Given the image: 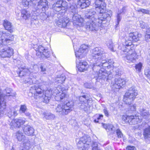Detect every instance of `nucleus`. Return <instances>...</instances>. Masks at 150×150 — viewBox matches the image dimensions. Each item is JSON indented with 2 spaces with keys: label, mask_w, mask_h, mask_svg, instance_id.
<instances>
[{
  "label": "nucleus",
  "mask_w": 150,
  "mask_h": 150,
  "mask_svg": "<svg viewBox=\"0 0 150 150\" xmlns=\"http://www.w3.org/2000/svg\"><path fill=\"white\" fill-rule=\"evenodd\" d=\"M106 55L103 49L101 47H96L93 50L92 56L93 59L96 62L93 64V70L99 68H100L99 70L103 69L104 71H106L105 68L110 66L106 59Z\"/></svg>",
  "instance_id": "1"
},
{
  "label": "nucleus",
  "mask_w": 150,
  "mask_h": 150,
  "mask_svg": "<svg viewBox=\"0 0 150 150\" xmlns=\"http://www.w3.org/2000/svg\"><path fill=\"white\" fill-rule=\"evenodd\" d=\"M13 35L8 33H0V55L2 58H10L13 54V50L7 45L13 40Z\"/></svg>",
  "instance_id": "2"
},
{
  "label": "nucleus",
  "mask_w": 150,
  "mask_h": 150,
  "mask_svg": "<svg viewBox=\"0 0 150 150\" xmlns=\"http://www.w3.org/2000/svg\"><path fill=\"white\" fill-rule=\"evenodd\" d=\"M64 90V88L60 86H58L55 88L53 91V94L51 90H46L44 98V102L46 103H48L52 95L55 96V99L56 100L62 101V100L65 98L66 96V94L63 92Z\"/></svg>",
  "instance_id": "3"
},
{
  "label": "nucleus",
  "mask_w": 150,
  "mask_h": 150,
  "mask_svg": "<svg viewBox=\"0 0 150 150\" xmlns=\"http://www.w3.org/2000/svg\"><path fill=\"white\" fill-rule=\"evenodd\" d=\"M33 67L34 71H33L30 72V70L28 69L23 68H18L17 71V73L20 77L29 76V78L25 80V82L30 84L35 83V78L38 75V74L35 72L38 70L37 65H34Z\"/></svg>",
  "instance_id": "4"
},
{
  "label": "nucleus",
  "mask_w": 150,
  "mask_h": 150,
  "mask_svg": "<svg viewBox=\"0 0 150 150\" xmlns=\"http://www.w3.org/2000/svg\"><path fill=\"white\" fill-rule=\"evenodd\" d=\"M74 105L73 102L69 101L64 103L62 105H58L56 108L55 110L60 115H67L72 110Z\"/></svg>",
  "instance_id": "5"
},
{
  "label": "nucleus",
  "mask_w": 150,
  "mask_h": 150,
  "mask_svg": "<svg viewBox=\"0 0 150 150\" xmlns=\"http://www.w3.org/2000/svg\"><path fill=\"white\" fill-rule=\"evenodd\" d=\"M77 5L73 3L70 4L69 10L71 15L77 13V7H80L83 8L88 6L90 4L89 0H77Z\"/></svg>",
  "instance_id": "6"
},
{
  "label": "nucleus",
  "mask_w": 150,
  "mask_h": 150,
  "mask_svg": "<svg viewBox=\"0 0 150 150\" xmlns=\"http://www.w3.org/2000/svg\"><path fill=\"white\" fill-rule=\"evenodd\" d=\"M138 33L137 32L130 33L129 34L128 40H126L125 45H122L121 50L124 51L125 49L127 48L128 49H131L132 44V41L137 42L139 40L138 36Z\"/></svg>",
  "instance_id": "7"
},
{
  "label": "nucleus",
  "mask_w": 150,
  "mask_h": 150,
  "mask_svg": "<svg viewBox=\"0 0 150 150\" xmlns=\"http://www.w3.org/2000/svg\"><path fill=\"white\" fill-rule=\"evenodd\" d=\"M121 75V72L117 70L115 72V79L114 81H112L111 86L112 88L119 89L122 86L125 84V80L121 78L120 77Z\"/></svg>",
  "instance_id": "8"
},
{
  "label": "nucleus",
  "mask_w": 150,
  "mask_h": 150,
  "mask_svg": "<svg viewBox=\"0 0 150 150\" xmlns=\"http://www.w3.org/2000/svg\"><path fill=\"white\" fill-rule=\"evenodd\" d=\"M137 94V91L134 87L129 88L128 91L125 94L124 98V102L127 104H131Z\"/></svg>",
  "instance_id": "9"
},
{
  "label": "nucleus",
  "mask_w": 150,
  "mask_h": 150,
  "mask_svg": "<svg viewBox=\"0 0 150 150\" xmlns=\"http://www.w3.org/2000/svg\"><path fill=\"white\" fill-rule=\"evenodd\" d=\"M48 1L46 0H40L38 3L37 5L34 4L33 6V12L36 15L41 11L45 12L48 8Z\"/></svg>",
  "instance_id": "10"
},
{
  "label": "nucleus",
  "mask_w": 150,
  "mask_h": 150,
  "mask_svg": "<svg viewBox=\"0 0 150 150\" xmlns=\"http://www.w3.org/2000/svg\"><path fill=\"white\" fill-rule=\"evenodd\" d=\"M125 52V54H126L125 58V60L127 62L134 63L136 61L137 56L136 53L133 50V47L131 49L126 48L124 51H122Z\"/></svg>",
  "instance_id": "11"
},
{
  "label": "nucleus",
  "mask_w": 150,
  "mask_h": 150,
  "mask_svg": "<svg viewBox=\"0 0 150 150\" xmlns=\"http://www.w3.org/2000/svg\"><path fill=\"white\" fill-rule=\"evenodd\" d=\"M91 140L89 136L82 137L77 144L78 147L80 150H86L88 146L91 144Z\"/></svg>",
  "instance_id": "12"
},
{
  "label": "nucleus",
  "mask_w": 150,
  "mask_h": 150,
  "mask_svg": "<svg viewBox=\"0 0 150 150\" xmlns=\"http://www.w3.org/2000/svg\"><path fill=\"white\" fill-rule=\"evenodd\" d=\"M96 72L97 74L96 77V78L97 77L98 79H103L104 81L108 82L112 78V74L107 73L106 71H104L103 69L99 70L98 73L97 71Z\"/></svg>",
  "instance_id": "13"
},
{
  "label": "nucleus",
  "mask_w": 150,
  "mask_h": 150,
  "mask_svg": "<svg viewBox=\"0 0 150 150\" xmlns=\"http://www.w3.org/2000/svg\"><path fill=\"white\" fill-rule=\"evenodd\" d=\"M98 16L95 9L91 8L88 10L86 12L85 16L84 21L93 20L98 19Z\"/></svg>",
  "instance_id": "14"
},
{
  "label": "nucleus",
  "mask_w": 150,
  "mask_h": 150,
  "mask_svg": "<svg viewBox=\"0 0 150 150\" xmlns=\"http://www.w3.org/2000/svg\"><path fill=\"white\" fill-rule=\"evenodd\" d=\"M25 122V120L22 119H10L8 121V124L10 125V128L13 129L16 127H19Z\"/></svg>",
  "instance_id": "15"
},
{
  "label": "nucleus",
  "mask_w": 150,
  "mask_h": 150,
  "mask_svg": "<svg viewBox=\"0 0 150 150\" xmlns=\"http://www.w3.org/2000/svg\"><path fill=\"white\" fill-rule=\"evenodd\" d=\"M95 20L88 21L86 22V27L87 30L91 31H97L99 29V26L95 22Z\"/></svg>",
  "instance_id": "16"
},
{
  "label": "nucleus",
  "mask_w": 150,
  "mask_h": 150,
  "mask_svg": "<svg viewBox=\"0 0 150 150\" xmlns=\"http://www.w3.org/2000/svg\"><path fill=\"white\" fill-rule=\"evenodd\" d=\"M32 89L34 90L36 92L34 93V97L35 99H38L43 97L44 90L41 89V87H39L36 85L31 87L30 90Z\"/></svg>",
  "instance_id": "17"
},
{
  "label": "nucleus",
  "mask_w": 150,
  "mask_h": 150,
  "mask_svg": "<svg viewBox=\"0 0 150 150\" xmlns=\"http://www.w3.org/2000/svg\"><path fill=\"white\" fill-rule=\"evenodd\" d=\"M63 2L62 0L57 1L52 5V9L56 12H59L62 10V13L64 12L65 11L64 10V7L62 4Z\"/></svg>",
  "instance_id": "18"
},
{
  "label": "nucleus",
  "mask_w": 150,
  "mask_h": 150,
  "mask_svg": "<svg viewBox=\"0 0 150 150\" xmlns=\"http://www.w3.org/2000/svg\"><path fill=\"white\" fill-rule=\"evenodd\" d=\"M94 4L95 7L98 8L100 11L101 13H103L104 11L106 6V4L104 1L102 0H95Z\"/></svg>",
  "instance_id": "19"
},
{
  "label": "nucleus",
  "mask_w": 150,
  "mask_h": 150,
  "mask_svg": "<svg viewBox=\"0 0 150 150\" xmlns=\"http://www.w3.org/2000/svg\"><path fill=\"white\" fill-rule=\"evenodd\" d=\"M71 15L73 16L72 19L73 25H81L83 23V19L81 18V16L77 13Z\"/></svg>",
  "instance_id": "20"
},
{
  "label": "nucleus",
  "mask_w": 150,
  "mask_h": 150,
  "mask_svg": "<svg viewBox=\"0 0 150 150\" xmlns=\"http://www.w3.org/2000/svg\"><path fill=\"white\" fill-rule=\"evenodd\" d=\"M76 63L77 64V67L79 71L81 72H83L87 70L88 66L86 62L84 61H81L79 62V64L78 65V62L76 60Z\"/></svg>",
  "instance_id": "21"
},
{
  "label": "nucleus",
  "mask_w": 150,
  "mask_h": 150,
  "mask_svg": "<svg viewBox=\"0 0 150 150\" xmlns=\"http://www.w3.org/2000/svg\"><path fill=\"white\" fill-rule=\"evenodd\" d=\"M45 12L41 11L38 14L37 13V14L38 15L36 16L34 13V12H33V13H32V14H33L32 18L35 20L39 19H40L43 21L45 20L48 17V16L46 14Z\"/></svg>",
  "instance_id": "22"
},
{
  "label": "nucleus",
  "mask_w": 150,
  "mask_h": 150,
  "mask_svg": "<svg viewBox=\"0 0 150 150\" xmlns=\"http://www.w3.org/2000/svg\"><path fill=\"white\" fill-rule=\"evenodd\" d=\"M23 132L25 134L29 136H33L34 132V129L29 125H25L23 127Z\"/></svg>",
  "instance_id": "23"
},
{
  "label": "nucleus",
  "mask_w": 150,
  "mask_h": 150,
  "mask_svg": "<svg viewBox=\"0 0 150 150\" xmlns=\"http://www.w3.org/2000/svg\"><path fill=\"white\" fill-rule=\"evenodd\" d=\"M69 20L65 18L59 19L57 22V25L59 27L64 28L68 25Z\"/></svg>",
  "instance_id": "24"
},
{
  "label": "nucleus",
  "mask_w": 150,
  "mask_h": 150,
  "mask_svg": "<svg viewBox=\"0 0 150 150\" xmlns=\"http://www.w3.org/2000/svg\"><path fill=\"white\" fill-rule=\"evenodd\" d=\"M139 112L141 116L144 118H146L149 115V111L146 110V107L144 105L140 107Z\"/></svg>",
  "instance_id": "25"
},
{
  "label": "nucleus",
  "mask_w": 150,
  "mask_h": 150,
  "mask_svg": "<svg viewBox=\"0 0 150 150\" xmlns=\"http://www.w3.org/2000/svg\"><path fill=\"white\" fill-rule=\"evenodd\" d=\"M105 9L103 13H101L100 12L99 15L98 16V19L100 20L101 21L105 20L107 18L111 17V14L108 12H105Z\"/></svg>",
  "instance_id": "26"
},
{
  "label": "nucleus",
  "mask_w": 150,
  "mask_h": 150,
  "mask_svg": "<svg viewBox=\"0 0 150 150\" xmlns=\"http://www.w3.org/2000/svg\"><path fill=\"white\" fill-rule=\"evenodd\" d=\"M16 137L18 140L19 141H25L26 140V138L25 136L23 135L22 132L18 131L16 132Z\"/></svg>",
  "instance_id": "27"
},
{
  "label": "nucleus",
  "mask_w": 150,
  "mask_h": 150,
  "mask_svg": "<svg viewBox=\"0 0 150 150\" xmlns=\"http://www.w3.org/2000/svg\"><path fill=\"white\" fill-rule=\"evenodd\" d=\"M42 115L47 120H53L55 117V116L54 114L49 112H44Z\"/></svg>",
  "instance_id": "28"
},
{
  "label": "nucleus",
  "mask_w": 150,
  "mask_h": 150,
  "mask_svg": "<svg viewBox=\"0 0 150 150\" xmlns=\"http://www.w3.org/2000/svg\"><path fill=\"white\" fill-rule=\"evenodd\" d=\"M3 25L6 30H8L10 33L13 32L12 26L10 22L7 20H4Z\"/></svg>",
  "instance_id": "29"
},
{
  "label": "nucleus",
  "mask_w": 150,
  "mask_h": 150,
  "mask_svg": "<svg viewBox=\"0 0 150 150\" xmlns=\"http://www.w3.org/2000/svg\"><path fill=\"white\" fill-rule=\"evenodd\" d=\"M27 107L25 105H21L20 106L19 111L20 113H24L26 116L30 117V114L27 111Z\"/></svg>",
  "instance_id": "30"
},
{
  "label": "nucleus",
  "mask_w": 150,
  "mask_h": 150,
  "mask_svg": "<svg viewBox=\"0 0 150 150\" xmlns=\"http://www.w3.org/2000/svg\"><path fill=\"white\" fill-rule=\"evenodd\" d=\"M21 18L26 20L30 16V12L25 9H23L21 12Z\"/></svg>",
  "instance_id": "31"
},
{
  "label": "nucleus",
  "mask_w": 150,
  "mask_h": 150,
  "mask_svg": "<svg viewBox=\"0 0 150 150\" xmlns=\"http://www.w3.org/2000/svg\"><path fill=\"white\" fill-rule=\"evenodd\" d=\"M22 5L25 7H28L29 6H32L34 5L32 0H18Z\"/></svg>",
  "instance_id": "32"
},
{
  "label": "nucleus",
  "mask_w": 150,
  "mask_h": 150,
  "mask_svg": "<svg viewBox=\"0 0 150 150\" xmlns=\"http://www.w3.org/2000/svg\"><path fill=\"white\" fill-rule=\"evenodd\" d=\"M36 52V54L37 56H41L44 53V52L46 49H45L41 45H39L38 48L35 49Z\"/></svg>",
  "instance_id": "33"
},
{
  "label": "nucleus",
  "mask_w": 150,
  "mask_h": 150,
  "mask_svg": "<svg viewBox=\"0 0 150 150\" xmlns=\"http://www.w3.org/2000/svg\"><path fill=\"white\" fill-rule=\"evenodd\" d=\"M129 124L130 125H135L137 123L139 120V119L136 115H131L129 117Z\"/></svg>",
  "instance_id": "34"
},
{
  "label": "nucleus",
  "mask_w": 150,
  "mask_h": 150,
  "mask_svg": "<svg viewBox=\"0 0 150 150\" xmlns=\"http://www.w3.org/2000/svg\"><path fill=\"white\" fill-rule=\"evenodd\" d=\"M23 142L24 143L23 144L22 148L21 149V150H29L31 146L30 141L27 139L26 140Z\"/></svg>",
  "instance_id": "35"
},
{
  "label": "nucleus",
  "mask_w": 150,
  "mask_h": 150,
  "mask_svg": "<svg viewBox=\"0 0 150 150\" xmlns=\"http://www.w3.org/2000/svg\"><path fill=\"white\" fill-rule=\"evenodd\" d=\"M65 79V76L64 75L57 76L56 79L55 83L57 84V83L62 84L64 81Z\"/></svg>",
  "instance_id": "36"
},
{
  "label": "nucleus",
  "mask_w": 150,
  "mask_h": 150,
  "mask_svg": "<svg viewBox=\"0 0 150 150\" xmlns=\"http://www.w3.org/2000/svg\"><path fill=\"white\" fill-rule=\"evenodd\" d=\"M143 135L145 139L150 137V126H149L147 127L144 129Z\"/></svg>",
  "instance_id": "37"
},
{
  "label": "nucleus",
  "mask_w": 150,
  "mask_h": 150,
  "mask_svg": "<svg viewBox=\"0 0 150 150\" xmlns=\"http://www.w3.org/2000/svg\"><path fill=\"white\" fill-rule=\"evenodd\" d=\"M124 8H123L122 9H121L118 12V13L117 14V24H116V26L117 27V26L119 24V23L120 22V21H121V14L122 13H123L124 12Z\"/></svg>",
  "instance_id": "38"
},
{
  "label": "nucleus",
  "mask_w": 150,
  "mask_h": 150,
  "mask_svg": "<svg viewBox=\"0 0 150 150\" xmlns=\"http://www.w3.org/2000/svg\"><path fill=\"white\" fill-rule=\"evenodd\" d=\"M103 126V128L108 131H114L113 129V126L112 124H104Z\"/></svg>",
  "instance_id": "39"
},
{
  "label": "nucleus",
  "mask_w": 150,
  "mask_h": 150,
  "mask_svg": "<svg viewBox=\"0 0 150 150\" xmlns=\"http://www.w3.org/2000/svg\"><path fill=\"white\" fill-rule=\"evenodd\" d=\"M79 50L80 51L82 52V54H84L86 55L88 52L87 46L85 45H82L81 46Z\"/></svg>",
  "instance_id": "40"
},
{
  "label": "nucleus",
  "mask_w": 150,
  "mask_h": 150,
  "mask_svg": "<svg viewBox=\"0 0 150 150\" xmlns=\"http://www.w3.org/2000/svg\"><path fill=\"white\" fill-rule=\"evenodd\" d=\"M81 104V105H79L80 108L81 109L84 110V111H86L88 110L89 108L88 105V102L85 103H80L79 104Z\"/></svg>",
  "instance_id": "41"
},
{
  "label": "nucleus",
  "mask_w": 150,
  "mask_h": 150,
  "mask_svg": "<svg viewBox=\"0 0 150 150\" xmlns=\"http://www.w3.org/2000/svg\"><path fill=\"white\" fill-rule=\"evenodd\" d=\"M107 45L108 48L112 51H114L113 49V45L112 41L110 40L107 42Z\"/></svg>",
  "instance_id": "42"
},
{
  "label": "nucleus",
  "mask_w": 150,
  "mask_h": 150,
  "mask_svg": "<svg viewBox=\"0 0 150 150\" xmlns=\"http://www.w3.org/2000/svg\"><path fill=\"white\" fill-rule=\"evenodd\" d=\"M150 39V28H147L145 35V40L146 41H149Z\"/></svg>",
  "instance_id": "43"
},
{
  "label": "nucleus",
  "mask_w": 150,
  "mask_h": 150,
  "mask_svg": "<svg viewBox=\"0 0 150 150\" xmlns=\"http://www.w3.org/2000/svg\"><path fill=\"white\" fill-rule=\"evenodd\" d=\"M75 54L76 58H81L84 57L85 55L84 54H82V52L80 51V50H79L76 52H75Z\"/></svg>",
  "instance_id": "44"
},
{
  "label": "nucleus",
  "mask_w": 150,
  "mask_h": 150,
  "mask_svg": "<svg viewBox=\"0 0 150 150\" xmlns=\"http://www.w3.org/2000/svg\"><path fill=\"white\" fill-rule=\"evenodd\" d=\"M44 52L42 55L41 56L42 57L44 58L45 57L46 58H48L50 57V53L47 49L45 50Z\"/></svg>",
  "instance_id": "45"
},
{
  "label": "nucleus",
  "mask_w": 150,
  "mask_h": 150,
  "mask_svg": "<svg viewBox=\"0 0 150 150\" xmlns=\"http://www.w3.org/2000/svg\"><path fill=\"white\" fill-rule=\"evenodd\" d=\"M79 100L80 103L88 102V98H86L85 95L80 96L79 97Z\"/></svg>",
  "instance_id": "46"
},
{
  "label": "nucleus",
  "mask_w": 150,
  "mask_h": 150,
  "mask_svg": "<svg viewBox=\"0 0 150 150\" xmlns=\"http://www.w3.org/2000/svg\"><path fill=\"white\" fill-rule=\"evenodd\" d=\"M84 87L87 88L92 89L93 90H95L96 89V88L93 86V85L92 83H84Z\"/></svg>",
  "instance_id": "47"
},
{
  "label": "nucleus",
  "mask_w": 150,
  "mask_h": 150,
  "mask_svg": "<svg viewBox=\"0 0 150 150\" xmlns=\"http://www.w3.org/2000/svg\"><path fill=\"white\" fill-rule=\"evenodd\" d=\"M135 10L138 12H141L143 13L149 14V11L148 10L144 9L142 8H137Z\"/></svg>",
  "instance_id": "48"
},
{
  "label": "nucleus",
  "mask_w": 150,
  "mask_h": 150,
  "mask_svg": "<svg viewBox=\"0 0 150 150\" xmlns=\"http://www.w3.org/2000/svg\"><path fill=\"white\" fill-rule=\"evenodd\" d=\"M142 66V64L141 62H139L138 64H136L135 67L136 71H137L138 72H140Z\"/></svg>",
  "instance_id": "49"
},
{
  "label": "nucleus",
  "mask_w": 150,
  "mask_h": 150,
  "mask_svg": "<svg viewBox=\"0 0 150 150\" xmlns=\"http://www.w3.org/2000/svg\"><path fill=\"white\" fill-rule=\"evenodd\" d=\"M130 116L125 115L123 116L122 119L125 122H128L129 123Z\"/></svg>",
  "instance_id": "50"
},
{
  "label": "nucleus",
  "mask_w": 150,
  "mask_h": 150,
  "mask_svg": "<svg viewBox=\"0 0 150 150\" xmlns=\"http://www.w3.org/2000/svg\"><path fill=\"white\" fill-rule=\"evenodd\" d=\"M145 75L149 78H150V68H146L144 71Z\"/></svg>",
  "instance_id": "51"
},
{
  "label": "nucleus",
  "mask_w": 150,
  "mask_h": 150,
  "mask_svg": "<svg viewBox=\"0 0 150 150\" xmlns=\"http://www.w3.org/2000/svg\"><path fill=\"white\" fill-rule=\"evenodd\" d=\"M92 143V150H100L98 148L97 142H93Z\"/></svg>",
  "instance_id": "52"
},
{
  "label": "nucleus",
  "mask_w": 150,
  "mask_h": 150,
  "mask_svg": "<svg viewBox=\"0 0 150 150\" xmlns=\"http://www.w3.org/2000/svg\"><path fill=\"white\" fill-rule=\"evenodd\" d=\"M18 114L17 111L14 110L13 112L12 111H10V112L8 113V116L9 117H11L12 116H15L17 115Z\"/></svg>",
  "instance_id": "53"
},
{
  "label": "nucleus",
  "mask_w": 150,
  "mask_h": 150,
  "mask_svg": "<svg viewBox=\"0 0 150 150\" xmlns=\"http://www.w3.org/2000/svg\"><path fill=\"white\" fill-rule=\"evenodd\" d=\"M140 27L142 28H148L147 26V24L143 22L142 21H140Z\"/></svg>",
  "instance_id": "54"
},
{
  "label": "nucleus",
  "mask_w": 150,
  "mask_h": 150,
  "mask_svg": "<svg viewBox=\"0 0 150 150\" xmlns=\"http://www.w3.org/2000/svg\"><path fill=\"white\" fill-rule=\"evenodd\" d=\"M116 133L118 138H121L123 137V134L119 129L116 130Z\"/></svg>",
  "instance_id": "55"
},
{
  "label": "nucleus",
  "mask_w": 150,
  "mask_h": 150,
  "mask_svg": "<svg viewBox=\"0 0 150 150\" xmlns=\"http://www.w3.org/2000/svg\"><path fill=\"white\" fill-rule=\"evenodd\" d=\"M103 112L105 114V115L107 117H108L109 116V114L108 110L106 108H105L103 110Z\"/></svg>",
  "instance_id": "56"
},
{
  "label": "nucleus",
  "mask_w": 150,
  "mask_h": 150,
  "mask_svg": "<svg viewBox=\"0 0 150 150\" xmlns=\"http://www.w3.org/2000/svg\"><path fill=\"white\" fill-rule=\"evenodd\" d=\"M126 150H136L134 146H128L126 148Z\"/></svg>",
  "instance_id": "57"
},
{
  "label": "nucleus",
  "mask_w": 150,
  "mask_h": 150,
  "mask_svg": "<svg viewBox=\"0 0 150 150\" xmlns=\"http://www.w3.org/2000/svg\"><path fill=\"white\" fill-rule=\"evenodd\" d=\"M34 149L35 150H40L41 148L39 145L35 146L34 147Z\"/></svg>",
  "instance_id": "58"
},
{
  "label": "nucleus",
  "mask_w": 150,
  "mask_h": 150,
  "mask_svg": "<svg viewBox=\"0 0 150 150\" xmlns=\"http://www.w3.org/2000/svg\"><path fill=\"white\" fill-rule=\"evenodd\" d=\"M108 63H109L110 66L113 64L114 63L113 60L112 59H110L109 61H108Z\"/></svg>",
  "instance_id": "59"
},
{
  "label": "nucleus",
  "mask_w": 150,
  "mask_h": 150,
  "mask_svg": "<svg viewBox=\"0 0 150 150\" xmlns=\"http://www.w3.org/2000/svg\"><path fill=\"white\" fill-rule=\"evenodd\" d=\"M6 113L7 112H3L0 109V117L2 116L4 114H6Z\"/></svg>",
  "instance_id": "60"
},
{
  "label": "nucleus",
  "mask_w": 150,
  "mask_h": 150,
  "mask_svg": "<svg viewBox=\"0 0 150 150\" xmlns=\"http://www.w3.org/2000/svg\"><path fill=\"white\" fill-rule=\"evenodd\" d=\"M99 116L97 117V120L101 119L103 117V115L102 114H99Z\"/></svg>",
  "instance_id": "61"
},
{
  "label": "nucleus",
  "mask_w": 150,
  "mask_h": 150,
  "mask_svg": "<svg viewBox=\"0 0 150 150\" xmlns=\"http://www.w3.org/2000/svg\"><path fill=\"white\" fill-rule=\"evenodd\" d=\"M40 68L42 71L44 72L45 71V68H44L43 66H41L40 67Z\"/></svg>",
  "instance_id": "62"
},
{
  "label": "nucleus",
  "mask_w": 150,
  "mask_h": 150,
  "mask_svg": "<svg viewBox=\"0 0 150 150\" xmlns=\"http://www.w3.org/2000/svg\"><path fill=\"white\" fill-rule=\"evenodd\" d=\"M43 84L45 86V87H47L48 86L47 85L49 84L48 82H43Z\"/></svg>",
  "instance_id": "63"
},
{
  "label": "nucleus",
  "mask_w": 150,
  "mask_h": 150,
  "mask_svg": "<svg viewBox=\"0 0 150 150\" xmlns=\"http://www.w3.org/2000/svg\"><path fill=\"white\" fill-rule=\"evenodd\" d=\"M136 107V105H133V108H131V109H132L133 110H134L135 109Z\"/></svg>",
  "instance_id": "64"
}]
</instances>
